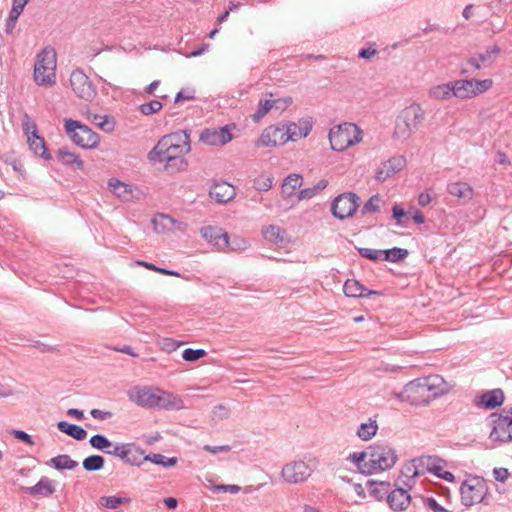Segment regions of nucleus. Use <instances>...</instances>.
Segmentation results:
<instances>
[{"mask_svg": "<svg viewBox=\"0 0 512 512\" xmlns=\"http://www.w3.org/2000/svg\"><path fill=\"white\" fill-rule=\"evenodd\" d=\"M191 151L190 135L185 130H179L163 136L149 152L152 162L165 164V169L175 167L176 171H184L188 161L184 158Z\"/></svg>", "mask_w": 512, "mask_h": 512, "instance_id": "1", "label": "nucleus"}, {"mask_svg": "<svg viewBox=\"0 0 512 512\" xmlns=\"http://www.w3.org/2000/svg\"><path fill=\"white\" fill-rule=\"evenodd\" d=\"M452 387L443 377L430 375L406 384L403 399L415 406H425L436 398L448 394Z\"/></svg>", "mask_w": 512, "mask_h": 512, "instance_id": "2", "label": "nucleus"}, {"mask_svg": "<svg viewBox=\"0 0 512 512\" xmlns=\"http://www.w3.org/2000/svg\"><path fill=\"white\" fill-rule=\"evenodd\" d=\"M129 399L144 408L181 410L185 408L182 398L156 386H136L128 392Z\"/></svg>", "mask_w": 512, "mask_h": 512, "instance_id": "3", "label": "nucleus"}, {"mask_svg": "<svg viewBox=\"0 0 512 512\" xmlns=\"http://www.w3.org/2000/svg\"><path fill=\"white\" fill-rule=\"evenodd\" d=\"M364 131L357 124L343 122L332 126L328 132V141L331 150L344 152L363 141Z\"/></svg>", "mask_w": 512, "mask_h": 512, "instance_id": "4", "label": "nucleus"}, {"mask_svg": "<svg viewBox=\"0 0 512 512\" xmlns=\"http://www.w3.org/2000/svg\"><path fill=\"white\" fill-rule=\"evenodd\" d=\"M57 53L52 47L43 48L35 58L33 80L41 87L51 88L57 82Z\"/></svg>", "mask_w": 512, "mask_h": 512, "instance_id": "5", "label": "nucleus"}, {"mask_svg": "<svg viewBox=\"0 0 512 512\" xmlns=\"http://www.w3.org/2000/svg\"><path fill=\"white\" fill-rule=\"evenodd\" d=\"M425 119V110L418 103H412L398 114L393 137L397 140L408 139Z\"/></svg>", "mask_w": 512, "mask_h": 512, "instance_id": "6", "label": "nucleus"}, {"mask_svg": "<svg viewBox=\"0 0 512 512\" xmlns=\"http://www.w3.org/2000/svg\"><path fill=\"white\" fill-rule=\"evenodd\" d=\"M368 460L365 462V473L374 474L391 469L397 462L396 451L388 445H371L367 448Z\"/></svg>", "mask_w": 512, "mask_h": 512, "instance_id": "7", "label": "nucleus"}, {"mask_svg": "<svg viewBox=\"0 0 512 512\" xmlns=\"http://www.w3.org/2000/svg\"><path fill=\"white\" fill-rule=\"evenodd\" d=\"M64 129L73 143L81 148L94 149L100 143L99 135L79 121L65 119Z\"/></svg>", "mask_w": 512, "mask_h": 512, "instance_id": "8", "label": "nucleus"}, {"mask_svg": "<svg viewBox=\"0 0 512 512\" xmlns=\"http://www.w3.org/2000/svg\"><path fill=\"white\" fill-rule=\"evenodd\" d=\"M492 86V79H458L453 81V94L457 99L468 100L484 94L489 91Z\"/></svg>", "mask_w": 512, "mask_h": 512, "instance_id": "9", "label": "nucleus"}, {"mask_svg": "<svg viewBox=\"0 0 512 512\" xmlns=\"http://www.w3.org/2000/svg\"><path fill=\"white\" fill-rule=\"evenodd\" d=\"M487 490V485L483 478L471 477L461 485V501L467 507L478 504L484 499Z\"/></svg>", "mask_w": 512, "mask_h": 512, "instance_id": "10", "label": "nucleus"}, {"mask_svg": "<svg viewBox=\"0 0 512 512\" xmlns=\"http://www.w3.org/2000/svg\"><path fill=\"white\" fill-rule=\"evenodd\" d=\"M70 87L74 94L87 102H91L97 95V90L90 78L79 69L74 70L69 78Z\"/></svg>", "mask_w": 512, "mask_h": 512, "instance_id": "11", "label": "nucleus"}, {"mask_svg": "<svg viewBox=\"0 0 512 512\" xmlns=\"http://www.w3.org/2000/svg\"><path fill=\"white\" fill-rule=\"evenodd\" d=\"M288 143L285 121L266 127L256 140L257 147H276Z\"/></svg>", "mask_w": 512, "mask_h": 512, "instance_id": "12", "label": "nucleus"}, {"mask_svg": "<svg viewBox=\"0 0 512 512\" xmlns=\"http://www.w3.org/2000/svg\"><path fill=\"white\" fill-rule=\"evenodd\" d=\"M491 426L492 429L489 434L491 442L504 444L512 441V429L503 412L491 415Z\"/></svg>", "mask_w": 512, "mask_h": 512, "instance_id": "13", "label": "nucleus"}, {"mask_svg": "<svg viewBox=\"0 0 512 512\" xmlns=\"http://www.w3.org/2000/svg\"><path fill=\"white\" fill-rule=\"evenodd\" d=\"M359 206V197L351 192L340 194L332 203V213L339 219L351 217Z\"/></svg>", "mask_w": 512, "mask_h": 512, "instance_id": "14", "label": "nucleus"}, {"mask_svg": "<svg viewBox=\"0 0 512 512\" xmlns=\"http://www.w3.org/2000/svg\"><path fill=\"white\" fill-rule=\"evenodd\" d=\"M201 237L219 252H227L229 246L228 233L217 226H204L199 230Z\"/></svg>", "mask_w": 512, "mask_h": 512, "instance_id": "15", "label": "nucleus"}, {"mask_svg": "<svg viewBox=\"0 0 512 512\" xmlns=\"http://www.w3.org/2000/svg\"><path fill=\"white\" fill-rule=\"evenodd\" d=\"M420 460L424 474L429 472L445 481L454 482V475L445 470L447 462L444 459L436 455H423Z\"/></svg>", "mask_w": 512, "mask_h": 512, "instance_id": "16", "label": "nucleus"}, {"mask_svg": "<svg viewBox=\"0 0 512 512\" xmlns=\"http://www.w3.org/2000/svg\"><path fill=\"white\" fill-rule=\"evenodd\" d=\"M311 473V468L304 461H294L282 468L281 476L287 483L298 484L306 481Z\"/></svg>", "mask_w": 512, "mask_h": 512, "instance_id": "17", "label": "nucleus"}, {"mask_svg": "<svg viewBox=\"0 0 512 512\" xmlns=\"http://www.w3.org/2000/svg\"><path fill=\"white\" fill-rule=\"evenodd\" d=\"M24 132L30 150L38 156L49 159L50 154L47 152L44 139L37 134V126L28 116H25Z\"/></svg>", "mask_w": 512, "mask_h": 512, "instance_id": "18", "label": "nucleus"}, {"mask_svg": "<svg viewBox=\"0 0 512 512\" xmlns=\"http://www.w3.org/2000/svg\"><path fill=\"white\" fill-rule=\"evenodd\" d=\"M232 139L233 136L228 126L204 129L199 137L201 143L209 146H222Z\"/></svg>", "mask_w": 512, "mask_h": 512, "instance_id": "19", "label": "nucleus"}, {"mask_svg": "<svg viewBox=\"0 0 512 512\" xmlns=\"http://www.w3.org/2000/svg\"><path fill=\"white\" fill-rule=\"evenodd\" d=\"M288 142H296L306 138L312 131L314 122L311 117H303L298 121H285Z\"/></svg>", "mask_w": 512, "mask_h": 512, "instance_id": "20", "label": "nucleus"}, {"mask_svg": "<svg viewBox=\"0 0 512 512\" xmlns=\"http://www.w3.org/2000/svg\"><path fill=\"white\" fill-rule=\"evenodd\" d=\"M154 231L157 234L166 235L173 232H184L187 228V224L178 221L166 214H158L153 220Z\"/></svg>", "mask_w": 512, "mask_h": 512, "instance_id": "21", "label": "nucleus"}, {"mask_svg": "<svg viewBox=\"0 0 512 512\" xmlns=\"http://www.w3.org/2000/svg\"><path fill=\"white\" fill-rule=\"evenodd\" d=\"M405 165L406 159L403 156H393L379 165L375 172V179L379 182H385L400 172Z\"/></svg>", "mask_w": 512, "mask_h": 512, "instance_id": "22", "label": "nucleus"}, {"mask_svg": "<svg viewBox=\"0 0 512 512\" xmlns=\"http://www.w3.org/2000/svg\"><path fill=\"white\" fill-rule=\"evenodd\" d=\"M420 457L411 459L403 464L399 481L408 488H412L415 484V478L423 475Z\"/></svg>", "mask_w": 512, "mask_h": 512, "instance_id": "23", "label": "nucleus"}, {"mask_svg": "<svg viewBox=\"0 0 512 512\" xmlns=\"http://www.w3.org/2000/svg\"><path fill=\"white\" fill-rule=\"evenodd\" d=\"M500 48L496 45L486 49L484 52L471 56L467 62L476 70L490 66L499 56Z\"/></svg>", "mask_w": 512, "mask_h": 512, "instance_id": "24", "label": "nucleus"}, {"mask_svg": "<svg viewBox=\"0 0 512 512\" xmlns=\"http://www.w3.org/2000/svg\"><path fill=\"white\" fill-rule=\"evenodd\" d=\"M235 188L228 182H215L210 191V197L218 203H227L235 197Z\"/></svg>", "mask_w": 512, "mask_h": 512, "instance_id": "25", "label": "nucleus"}, {"mask_svg": "<svg viewBox=\"0 0 512 512\" xmlns=\"http://www.w3.org/2000/svg\"><path fill=\"white\" fill-rule=\"evenodd\" d=\"M343 292L347 297H369L371 295H381V292L366 289L359 281L348 279L343 286Z\"/></svg>", "mask_w": 512, "mask_h": 512, "instance_id": "26", "label": "nucleus"}, {"mask_svg": "<svg viewBox=\"0 0 512 512\" xmlns=\"http://www.w3.org/2000/svg\"><path fill=\"white\" fill-rule=\"evenodd\" d=\"M447 191L451 196L462 200L464 203L470 202L474 197L473 187L466 182L456 181L449 183Z\"/></svg>", "mask_w": 512, "mask_h": 512, "instance_id": "27", "label": "nucleus"}, {"mask_svg": "<svg viewBox=\"0 0 512 512\" xmlns=\"http://www.w3.org/2000/svg\"><path fill=\"white\" fill-rule=\"evenodd\" d=\"M388 503L393 510L403 511L410 505V495L403 488H397L388 495Z\"/></svg>", "mask_w": 512, "mask_h": 512, "instance_id": "28", "label": "nucleus"}, {"mask_svg": "<svg viewBox=\"0 0 512 512\" xmlns=\"http://www.w3.org/2000/svg\"><path fill=\"white\" fill-rule=\"evenodd\" d=\"M108 188L112 194L123 201H129L133 198L132 186L117 178L109 179Z\"/></svg>", "mask_w": 512, "mask_h": 512, "instance_id": "29", "label": "nucleus"}, {"mask_svg": "<svg viewBox=\"0 0 512 512\" xmlns=\"http://www.w3.org/2000/svg\"><path fill=\"white\" fill-rule=\"evenodd\" d=\"M25 493L34 496L48 497L55 492L54 484L48 478H42L32 487L22 488Z\"/></svg>", "mask_w": 512, "mask_h": 512, "instance_id": "30", "label": "nucleus"}, {"mask_svg": "<svg viewBox=\"0 0 512 512\" xmlns=\"http://www.w3.org/2000/svg\"><path fill=\"white\" fill-rule=\"evenodd\" d=\"M131 501L128 496H102L98 500V506L101 510H115L122 505L130 504Z\"/></svg>", "mask_w": 512, "mask_h": 512, "instance_id": "31", "label": "nucleus"}, {"mask_svg": "<svg viewBox=\"0 0 512 512\" xmlns=\"http://www.w3.org/2000/svg\"><path fill=\"white\" fill-rule=\"evenodd\" d=\"M453 91V81H450L431 87L428 94L434 100L445 101L454 97Z\"/></svg>", "mask_w": 512, "mask_h": 512, "instance_id": "32", "label": "nucleus"}, {"mask_svg": "<svg viewBox=\"0 0 512 512\" xmlns=\"http://www.w3.org/2000/svg\"><path fill=\"white\" fill-rule=\"evenodd\" d=\"M57 157L63 165L72 166L79 170L84 169V162L80 157L66 147H62L57 151Z\"/></svg>", "mask_w": 512, "mask_h": 512, "instance_id": "33", "label": "nucleus"}, {"mask_svg": "<svg viewBox=\"0 0 512 512\" xmlns=\"http://www.w3.org/2000/svg\"><path fill=\"white\" fill-rule=\"evenodd\" d=\"M504 401V394L500 389H495L484 393L480 397L479 405L486 409H494L500 406Z\"/></svg>", "mask_w": 512, "mask_h": 512, "instance_id": "34", "label": "nucleus"}, {"mask_svg": "<svg viewBox=\"0 0 512 512\" xmlns=\"http://www.w3.org/2000/svg\"><path fill=\"white\" fill-rule=\"evenodd\" d=\"M262 234L266 240L273 243H284L289 241L286 230L276 225H268L264 227Z\"/></svg>", "mask_w": 512, "mask_h": 512, "instance_id": "35", "label": "nucleus"}, {"mask_svg": "<svg viewBox=\"0 0 512 512\" xmlns=\"http://www.w3.org/2000/svg\"><path fill=\"white\" fill-rule=\"evenodd\" d=\"M87 119L105 132L110 133L115 129V121L107 115H98L87 111Z\"/></svg>", "mask_w": 512, "mask_h": 512, "instance_id": "36", "label": "nucleus"}, {"mask_svg": "<svg viewBox=\"0 0 512 512\" xmlns=\"http://www.w3.org/2000/svg\"><path fill=\"white\" fill-rule=\"evenodd\" d=\"M57 428L62 433L69 435L76 440H84L87 437V432L80 426L70 424L66 421H60L57 424Z\"/></svg>", "mask_w": 512, "mask_h": 512, "instance_id": "37", "label": "nucleus"}, {"mask_svg": "<svg viewBox=\"0 0 512 512\" xmlns=\"http://www.w3.org/2000/svg\"><path fill=\"white\" fill-rule=\"evenodd\" d=\"M377 431L378 424L376 420L369 419L367 423H362L359 426L357 436L363 441H369L377 434Z\"/></svg>", "mask_w": 512, "mask_h": 512, "instance_id": "38", "label": "nucleus"}, {"mask_svg": "<svg viewBox=\"0 0 512 512\" xmlns=\"http://www.w3.org/2000/svg\"><path fill=\"white\" fill-rule=\"evenodd\" d=\"M57 470H72L78 466V463L68 455H58L49 462Z\"/></svg>", "mask_w": 512, "mask_h": 512, "instance_id": "39", "label": "nucleus"}, {"mask_svg": "<svg viewBox=\"0 0 512 512\" xmlns=\"http://www.w3.org/2000/svg\"><path fill=\"white\" fill-rule=\"evenodd\" d=\"M272 94H270L269 99H261L258 103L257 110L252 115V118L255 122L260 121L267 113L274 110L273 102H272Z\"/></svg>", "mask_w": 512, "mask_h": 512, "instance_id": "40", "label": "nucleus"}, {"mask_svg": "<svg viewBox=\"0 0 512 512\" xmlns=\"http://www.w3.org/2000/svg\"><path fill=\"white\" fill-rule=\"evenodd\" d=\"M302 181V177L298 174L289 175L282 185L283 192L291 195L296 189L301 187Z\"/></svg>", "mask_w": 512, "mask_h": 512, "instance_id": "41", "label": "nucleus"}, {"mask_svg": "<svg viewBox=\"0 0 512 512\" xmlns=\"http://www.w3.org/2000/svg\"><path fill=\"white\" fill-rule=\"evenodd\" d=\"M104 466V458L99 455H92L84 459L83 467L87 471H97Z\"/></svg>", "mask_w": 512, "mask_h": 512, "instance_id": "42", "label": "nucleus"}, {"mask_svg": "<svg viewBox=\"0 0 512 512\" xmlns=\"http://www.w3.org/2000/svg\"><path fill=\"white\" fill-rule=\"evenodd\" d=\"M347 460L353 463L360 472L365 473V462L368 460L367 450L351 453Z\"/></svg>", "mask_w": 512, "mask_h": 512, "instance_id": "43", "label": "nucleus"}, {"mask_svg": "<svg viewBox=\"0 0 512 512\" xmlns=\"http://www.w3.org/2000/svg\"><path fill=\"white\" fill-rule=\"evenodd\" d=\"M162 107H163V105L160 101L152 100L148 103H144V104L140 105L139 111L143 115L149 116V115H153V114L159 112L162 109Z\"/></svg>", "mask_w": 512, "mask_h": 512, "instance_id": "44", "label": "nucleus"}, {"mask_svg": "<svg viewBox=\"0 0 512 512\" xmlns=\"http://www.w3.org/2000/svg\"><path fill=\"white\" fill-rule=\"evenodd\" d=\"M408 255V251L402 248H392L385 251V260L397 262L404 259Z\"/></svg>", "mask_w": 512, "mask_h": 512, "instance_id": "45", "label": "nucleus"}, {"mask_svg": "<svg viewBox=\"0 0 512 512\" xmlns=\"http://www.w3.org/2000/svg\"><path fill=\"white\" fill-rule=\"evenodd\" d=\"M206 356L204 349H191L187 348L182 353V358L187 362H195Z\"/></svg>", "mask_w": 512, "mask_h": 512, "instance_id": "46", "label": "nucleus"}, {"mask_svg": "<svg viewBox=\"0 0 512 512\" xmlns=\"http://www.w3.org/2000/svg\"><path fill=\"white\" fill-rule=\"evenodd\" d=\"M90 444L93 448L105 450L112 446L111 442L103 435H94L90 438Z\"/></svg>", "mask_w": 512, "mask_h": 512, "instance_id": "47", "label": "nucleus"}, {"mask_svg": "<svg viewBox=\"0 0 512 512\" xmlns=\"http://www.w3.org/2000/svg\"><path fill=\"white\" fill-rule=\"evenodd\" d=\"M272 102H273V109L274 110L279 111V112H283L288 107H290L292 105L293 99H292L291 96H285V97H280V98H277V99H273L272 98Z\"/></svg>", "mask_w": 512, "mask_h": 512, "instance_id": "48", "label": "nucleus"}, {"mask_svg": "<svg viewBox=\"0 0 512 512\" xmlns=\"http://www.w3.org/2000/svg\"><path fill=\"white\" fill-rule=\"evenodd\" d=\"M328 185L327 180H321L314 188L305 189L300 192V199L311 198L316 195L320 190H323Z\"/></svg>", "mask_w": 512, "mask_h": 512, "instance_id": "49", "label": "nucleus"}, {"mask_svg": "<svg viewBox=\"0 0 512 512\" xmlns=\"http://www.w3.org/2000/svg\"><path fill=\"white\" fill-rule=\"evenodd\" d=\"M382 204V199L379 195L372 196L364 205L363 211L364 212H376L380 209V206Z\"/></svg>", "mask_w": 512, "mask_h": 512, "instance_id": "50", "label": "nucleus"}, {"mask_svg": "<svg viewBox=\"0 0 512 512\" xmlns=\"http://www.w3.org/2000/svg\"><path fill=\"white\" fill-rule=\"evenodd\" d=\"M254 186L259 191H267L272 187V179L267 175H260L255 180Z\"/></svg>", "mask_w": 512, "mask_h": 512, "instance_id": "51", "label": "nucleus"}, {"mask_svg": "<svg viewBox=\"0 0 512 512\" xmlns=\"http://www.w3.org/2000/svg\"><path fill=\"white\" fill-rule=\"evenodd\" d=\"M179 346L180 343L172 338H163L161 341H159L160 349L166 353L175 351Z\"/></svg>", "mask_w": 512, "mask_h": 512, "instance_id": "52", "label": "nucleus"}, {"mask_svg": "<svg viewBox=\"0 0 512 512\" xmlns=\"http://www.w3.org/2000/svg\"><path fill=\"white\" fill-rule=\"evenodd\" d=\"M248 246V243L245 239L241 237H234L232 240L229 239V246L227 251H242L246 249Z\"/></svg>", "mask_w": 512, "mask_h": 512, "instance_id": "53", "label": "nucleus"}, {"mask_svg": "<svg viewBox=\"0 0 512 512\" xmlns=\"http://www.w3.org/2000/svg\"><path fill=\"white\" fill-rule=\"evenodd\" d=\"M407 214L408 213L399 204H395L392 208V216L397 224H402V219L407 216Z\"/></svg>", "mask_w": 512, "mask_h": 512, "instance_id": "54", "label": "nucleus"}, {"mask_svg": "<svg viewBox=\"0 0 512 512\" xmlns=\"http://www.w3.org/2000/svg\"><path fill=\"white\" fill-rule=\"evenodd\" d=\"M493 475L497 481L505 482L509 478L510 473L507 468L499 467L494 468Z\"/></svg>", "mask_w": 512, "mask_h": 512, "instance_id": "55", "label": "nucleus"}, {"mask_svg": "<svg viewBox=\"0 0 512 512\" xmlns=\"http://www.w3.org/2000/svg\"><path fill=\"white\" fill-rule=\"evenodd\" d=\"M426 506L431 509L433 512H451L448 509L442 507L437 503V501L433 498L426 499Z\"/></svg>", "mask_w": 512, "mask_h": 512, "instance_id": "56", "label": "nucleus"}, {"mask_svg": "<svg viewBox=\"0 0 512 512\" xmlns=\"http://www.w3.org/2000/svg\"><path fill=\"white\" fill-rule=\"evenodd\" d=\"M12 434L14 435V437L18 440H21L25 443H27L28 445H33L34 444V441L32 440L31 436L28 435L26 432L24 431H21V430H14L12 432Z\"/></svg>", "mask_w": 512, "mask_h": 512, "instance_id": "57", "label": "nucleus"}, {"mask_svg": "<svg viewBox=\"0 0 512 512\" xmlns=\"http://www.w3.org/2000/svg\"><path fill=\"white\" fill-rule=\"evenodd\" d=\"M108 453L125 459L129 453V449L124 445H117L114 447L113 451H108Z\"/></svg>", "mask_w": 512, "mask_h": 512, "instance_id": "58", "label": "nucleus"}, {"mask_svg": "<svg viewBox=\"0 0 512 512\" xmlns=\"http://www.w3.org/2000/svg\"><path fill=\"white\" fill-rule=\"evenodd\" d=\"M213 489L216 491H224L235 494L238 493L241 488L238 485H216Z\"/></svg>", "mask_w": 512, "mask_h": 512, "instance_id": "59", "label": "nucleus"}, {"mask_svg": "<svg viewBox=\"0 0 512 512\" xmlns=\"http://www.w3.org/2000/svg\"><path fill=\"white\" fill-rule=\"evenodd\" d=\"M147 269L149 270H152V271H156V272H159L161 274H164V275H171V276H179L178 273L174 272V271H170V270H167V269H163V268H158L156 267L154 264L152 263H149L147 265Z\"/></svg>", "mask_w": 512, "mask_h": 512, "instance_id": "60", "label": "nucleus"}, {"mask_svg": "<svg viewBox=\"0 0 512 512\" xmlns=\"http://www.w3.org/2000/svg\"><path fill=\"white\" fill-rule=\"evenodd\" d=\"M90 413L93 418L100 419V420H104L111 416L110 412L101 411L99 409H93V410H91Z\"/></svg>", "mask_w": 512, "mask_h": 512, "instance_id": "61", "label": "nucleus"}, {"mask_svg": "<svg viewBox=\"0 0 512 512\" xmlns=\"http://www.w3.org/2000/svg\"><path fill=\"white\" fill-rule=\"evenodd\" d=\"M410 214L416 224H423L425 222V217L420 210L414 209Z\"/></svg>", "mask_w": 512, "mask_h": 512, "instance_id": "62", "label": "nucleus"}, {"mask_svg": "<svg viewBox=\"0 0 512 512\" xmlns=\"http://www.w3.org/2000/svg\"><path fill=\"white\" fill-rule=\"evenodd\" d=\"M376 54V49L374 48H365V49H362L360 52H359V56L361 58H364V59H370L372 58L373 56H375Z\"/></svg>", "mask_w": 512, "mask_h": 512, "instance_id": "63", "label": "nucleus"}, {"mask_svg": "<svg viewBox=\"0 0 512 512\" xmlns=\"http://www.w3.org/2000/svg\"><path fill=\"white\" fill-rule=\"evenodd\" d=\"M147 460H150L151 462L155 464H162L165 465V457L161 454H152L151 456L146 457Z\"/></svg>", "mask_w": 512, "mask_h": 512, "instance_id": "64", "label": "nucleus"}]
</instances>
